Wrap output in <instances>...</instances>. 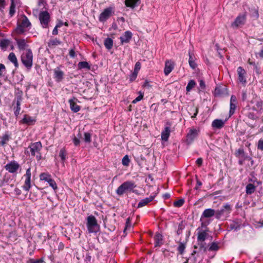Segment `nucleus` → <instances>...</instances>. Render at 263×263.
Returning <instances> with one entry per match:
<instances>
[{
	"label": "nucleus",
	"mask_w": 263,
	"mask_h": 263,
	"mask_svg": "<svg viewBox=\"0 0 263 263\" xmlns=\"http://www.w3.org/2000/svg\"><path fill=\"white\" fill-rule=\"evenodd\" d=\"M14 13H15V6H14L13 2H12L11 3L10 8L9 14L11 16H12L14 15Z\"/></svg>",
	"instance_id": "obj_48"
},
{
	"label": "nucleus",
	"mask_w": 263,
	"mask_h": 263,
	"mask_svg": "<svg viewBox=\"0 0 263 263\" xmlns=\"http://www.w3.org/2000/svg\"><path fill=\"white\" fill-rule=\"evenodd\" d=\"M170 128L169 127H165L164 130L161 133V139L162 140L167 141L168 137L170 135Z\"/></svg>",
	"instance_id": "obj_22"
},
{
	"label": "nucleus",
	"mask_w": 263,
	"mask_h": 263,
	"mask_svg": "<svg viewBox=\"0 0 263 263\" xmlns=\"http://www.w3.org/2000/svg\"><path fill=\"white\" fill-rule=\"evenodd\" d=\"M140 0H125V5L126 7L134 9L137 5V3L140 2Z\"/></svg>",
	"instance_id": "obj_26"
},
{
	"label": "nucleus",
	"mask_w": 263,
	"mask_h": 263,
	"mask_svg": "<svg viewBox=\"0 0 263 263\" xmlns=\"http://www.w3.org/2000/svg\"><path fill=\"white\" fill-rule=\"evenodd\" d=\"M35 121L36 120L34 118L27 115H24V118L22 121L23 123L26 124L27 125H32L34 124Z\"/></svg>",
	"instance_id": "obj_21"
},
{
	"label": "nucleus",
	"mask_w": 263,
	"mask_h": 263,
	"mask_svg": "<svg viewBox=\"0 0 263 263\" xmlns=\"http://www.w3.org/2000/svg\"><path fill=\"white\" fill-rule=\"evenodd\" d=\"M246 15H241L236 17L235 21L232 24L233 28H238L245 24L246 22Z\"/></svg>",
	"instance_id": "obj_10"
},
{
	"label": "nucleus",
	"mask_w": 263,
	"mask_h": 263,
	"mask_svg": "<svg viewBox=\"0 0 263 263\" xmlns=\"http://www.w3.org/2000/svg\"><path fill=\"white\" fill-rule=\"evenodd\" d=\"M61 42L57 39H53L49 40L48 43V46L52 47L61 44Z\"/></svg>",
	"instance_id": "obj_31"
},
{
	"label": "nucleus",
	"mask_w": 263,
	"mask_h": 263,
	"mask_svg": "<svg viewBox=\"0 0 263 263\" xmlns=\"http://www.w3.org/2000/svg\"><path fill=\"white\" fill-rule=\"evenodd\" d=\"M6 3L5 0H0V10L5 7Z\"/></svg>",
	"instance_id": "obj_59"
},
{
	"label": "nucleus",
	"mask_w": 263,
	"mask_h": 263,
	"mask_svg": "<svg viewBox=\"0 0 263 263\" xmlns=\"http://www.w3.org/2000/svg\"><path fill=\"white\" fill-rule=\"evenodd\" d=\"M155 197V195H151L148 197L141 199L138 204V208H141L146 205L149 202L152 201Z\"/></svg>",
	"instance_id": "obj_14"
},
{
	"label": "nucleus",
	"mask_w": 263,
	"mask_h": 263,
	"mask_svg": "<svg viewBox=\"0 0 263 263\" xmlns=\"http://www.w3.org/2000/svg\"><path fill=\"white\" fill-rule=\"evenodd\" d=\"M193 110L195 111V113L194 114V115L193 116H192V118H195L198 112V110L197 107H194Z\"/></svg>",
	"instance_id": "obj_61"
},
{
	"label": "nucleus",
	"mask_w": 263,
	"mask_h": 263,
	"mask_svg": "<svg viewBox=\"0 0 263 263\" xmlns=\"http://www.w3.org/2000/svg\"><path fill=\"white\" fill-rule=\"evenodd\" d=\"M197 230H199L197 240L199 242H203L207 238L208 233L205 230L201 231L199 228Z\"/></svg>",
	"instance_id": "obj_20"
},
{
	"label": "nucleus",
	"mask_w": 263,
	"mask_h": 263,
	"mask_svg": "<svg viewBox=\"0 0 263 263\" xmlns=\"http://www.w3.org/2000/svg\"><path fill=\"white\" fill-rule=\"evenodd\" d=\"M8 59L10 61H11L12 63L14 64V66L16 67H17L18 66V63L17 62V58L15 55V54L13 52H11L9 56H8Z\"/></svg>",
	"instance_id": "obj_27"
},
{
	"label": "nucleus",
	"mask_w": 263,
	"mask_h": 263,
	"mask_svg": "<svg viewBox=\"0 0 263 263\" xmlns=\"http://www.w3.org/2000/svg\"><path fill=\"white\" fill-rule=\"evenodd\" d=\"M130 218H128L127 219H126V227L124 229V232L125 231V230L127 229V227H130Z\"/></svg>",
	"instance_id": "obj_60"
},
{
	"label": "nucleus",
	"mask_w": 263,
	"mask_h": 263,
	"mask_svg": "<svg viewBox=\"0 0 263 263\" xmlns=\"http://www.w3.org/2000/svg\"><path fill=\"white\" fill-rule=\"evenodd\" d=\"M257 147L258 149L263 151V140H259L258 141Z\"/></svg>",
	"instance_id": "obj_52"
},
{
	"label": "nucleus",
	"mask_w": 263,
	"mask_h": 263,
	"mask_svg": "<svg viewBox=\"0 0 263 263\" xmlns=\"http://www.w3.org/2000/svg\"><path fill=\"white\" fill-rule=\"evenodd\" d=\"M20 166L19 164L17 162L13 161L7 164L5 167L9 172L14 173L18 170Z\"/></svg>",
	"instance_id": "obj_8"
},
{
	"label": "nucleus",
	"mask_w": 263,
	"mask_h": 263,
	"mask_svg": "<svg viewBox=\"0 0 263 263\" xmlns=\"http://www.w3.org/2000/svg\"><path fill=\"white\" fill-rule=\"evenodd\" d=\"M215 216V211L212 209H206L203 212L201 219L203 218H211L213 216Z\"/></svg>",
	"instance_id": "obj_17"
},
{
	"label": "nucleus",
	"mask_w": 263,
	"mask_h": 263,
	"mask_svg": "<svg viewBox=\"0 0 263 263\" xmlns=\"http://www.w3.org/2000/svg\"><path fill=\"white\" fill-rule=\"evenodd\" d=\"M20 25L27 28L29 27L31 25V24L29 21L28 19L27 18V17L25 16H24L22 17L21 19V23Z\"/></svg>",
	"instance_id": "obj_35"
},
{
	"label": "nucleus",
	"mask_w": 263,
	"mask_h": 263,
	"mask_svg": "<svg viewBox=\"0 0 263 263\" xmlns=\"http://www.w3.org/2000/svg\"><path fill=\"white\" fill-rule=\"evenodd\" d=\"M73 142L74 143V144L76 146H78L80 144V140H79V139L78 138L76 137L73 139Z\"/></svg>",
	"instance_id": "obj_58"
},
{
	"label": "nucleus",
	"mask_w": 263,
	"mask_h": 263,
	"mask_svg": "<svg viewBox=\"0 0 263 263\" xmlns=\"http://www.w3.org/2000/svg\"><path fill=\"white\" fill-rule=\"evenodd\" d=\"M43 261L41 259H30V263H43Z\"/></svg>",
	"instance_id": "obj_56"
},
{
	"label": "nucleus",
	"mask_w": 263,
	"mask_h": 263,
	"mask_svg": "<svg viewBox=\"0 0 263 263\" xmlns=\"http://www.w3.org/2000/svg\"><path fill=\"white\" fill-rule=\"evenodd\" d=\"M42 146L40 142L34 143L30 146V149L31 153L32 155H36L37 157H40V156H38L40 154V152L42 149Z\"/></svg>",
	"instance_id": "obj_7"
},
{
	"label": "nucleus",
	"mask_w": 263,
	"mask_h": 263,
	"mask_svg": "<svg viewBox=\"0 0 263 263\" xmlns=\"http://www.w3.org/2000/svg\"><path fill=\"white\" fill-rule=\"evenodd\" d=\"M40 23L44 28H47L50 21V15L47 11H42L39 14Z\"/></svg>",
	"instance_id": "obj_5"
},
{
	"label": "nucleus",
	"mask_w": 263,
	"mask_h": 263,
	"mask_svg": "<svg viewBox=\"0 0 263 263\" xmlns=\"http://www.w3.org/2000/svg\"><path fill=\"white\" fill-rule=\"evenodd\" d=\"M237 104V99L236 97L232 95L231 97L230 100V116L233 115L236 109Z\"/></svg>",
	"instance_id": "obj_15"
},
{
	"label": "nucleus",
	"mask_w": 263,
	"mask_h": 263,
	"mask_svg": "<svg viewBox=\"0 0 263 263\" xmlns=\"http://www.w3.org/2000/svg\"><path fill=\"white\" fill-rule=\"evenodd\" d=\"M237 73L238 74V80L241 83H246V79L245 78V75L246 74V72L243 68L241 67H239L237 68Z\"/></svg>",
	"instance_id": "obj_12"
},
{
	"label": "nucleus",
	"mask_w": 263,
	"mask_h": 263,
	"mask_svg": "<svg viewBox=\"0 0 263 263\" xmlns=\"http://www.w3.org/2000/svg\"><path fill=\"white\" fill-rule=\"evenodd\" d=\"M54 77L57 81H61L63 77V72L60 68H57L54 70Z\"/></svg>",
	"instance_id": "obj_24"
},
{
	"label": "nucleus",
	"mask_w": 263,
	"mask_h": 263,
	"mask_svg": "<svg viewBox=\"0 0 263 263\" xmlns=\"http://www.w3.org/2000/svg\"><path fill=\"white\" fill-rule=\"evenodd\" d=\"M143 97V95L142 93H141L138 97H137L135 99H134L132 103L134 104L136 103L137 102L141 100L142 99Z\"/></svg>",
	"instance_id": "obj_50"
},
{
	"label": "nucleus",
	"mask_w": 263,
	"mask_h": 263,
	"mask_svg": "<svg viewBox=\"0 0 263 263\" xmlns=\"http://www.w3.org/2000/svg\"><path fill=\"white\" fill-rule=\"evenodd\" d=\"M49 185L53 188L54 190L57 189V185L56 182H48Z\"/></svg>",
	"instance_id": "obj_55"
},
{
	"label": "nucleus",
	"mask_w": 263,
	"mask_h": 263,
	"mask_svg": "<svg viewBox=\"0 0 263 263\" xmlns=\"http://www.w3.org/2000/svg\"><path fill=\"white\" fill-rule=\"evenodd\" d=\"M214 93L216 96H221L227 94V88L225 86L216 87L215 89Z\"/></svg>",
	"instance_id": "obj_16"
},
{
	"label": "nucleus",
	"mask_w": 263,
	"mask_h": 263,
	"mask_svg": "<svg viewBox=\"0 0 263 263\" xmlns=\"http://www.w3.org/2000/svg\"><path fill=\"white\" fill-rule=\"evenodd\" d=\"M104 45L108 49H110L113 45V41L110 38H107L104 41Z\"/></svg>",
	"instance_id": "obj_34"
},
{
	"label": "nucleus",
	"mask_w": 263,
	"mask_h": 263,
	"mask_svg": "<svg viewBox=\"0 0 263 263\" xmlns=\"http://www.w3.org/2000/svg\"><path fill=\"white\" fill-rule=\"evenodd\" d=\"M5 70V66L3 64H0V77L3 76V72Z\"/></svg>",
	"instance_id": "obj_53"
},
{
	"label": "nucleus",
	"mask_w": 263,
	"mask_h": 263,
	"mask_svg": "<svg viewBox=\"0 0 263 263\" xmlns=\"http://www.w3.org/2000/svg\"><path fill=\"white\" fill-rule=\"evenodd\" d=\"M62 24H57L56 25V26L54 27V28L53 29V31H52V34L53 35H56L58 34V28L60 27L61 26H62Z\"/></svg>",
	"instance_id": "obj_51"
},
{
	"label": "nucleus",
	"mask_w": 263,
	"mask_h": 263,
	"mask_svg": "<svg viewBox=\"0 0 263 263\" xmlns=\"http://www.w3.org/2000/svg\"><path fill=\"white\" fill-rule=\"evenodd\" d=\"M184 202V200L183 199H181L179 200H178L177 201H175L174 202V205L176 207H180L181 206Z\"/></svg>",
	"instance_id": "obj_43"
},
{
	"label": "nucleus",
	"mask_w": 263,
	"mask_h": 263,
	"mask_svg": "<svg viewBox=\"0 0 263 263\" xmlns=\"http://www.w3.org/2000/svg\"><path fill=\"white\" fill-rule=\"evenodd\" d=\"M231 210V205L227 203L221 209L215 211V218L219 219L222 216L227 217L230 213Z\"/></svg>",
	"instance_id": "obj_3"
},
{
	"label": "nucleus",
	"mask_w": 263,
	"mask_h": 263,
	"mask_svg": "<svg viewBox=\"0 0 263 263\" xmlns=\"http://www.w3.org/2000/svg\"><path fill=\"white\" fill-rule=\"evenodd\" d=\"M24 28L25 27L21 25H18L15 29L16 33L18 34L23 33L25 31Z\"/></svg>",
	"instance_id": "obj_45"
},
{
	"label": "nucleus",
	"mask_w": 263,
	"mask_h": 263,
	"mask_svg": "<svg viewBox=\"0 0 263 263\" xmlns=\"http://www.w3.org/2000/svg\"><path fill=\"white\" fill-rule=\"evenodd\" d=\"M18 47L20 50H25L26 46V42L24 39H18L16 40Z\"/></svg>",
	"instance_id": "obj_32"
},
{
	"label": "nucleus",
	"mask_w": 263,
	"mask_h": 263,
	"mask_svg": "<svg viewBox=\"0 0 263 263\" xmlns=\"http://www.w3.org/2000/svg\"><path fill=\"white\" fill-rule=\"evenodd\" d=\"M77 100L76 98H73L69 100L70 109L74 112H77L80 110V107L77 104Z\"/></svg>",
	"instance_id": "obj_19"
},
{
	"label": "nucleus",
	"mask_w": 263,
	"mask_h": 263,
	"mask_svg": "<svg viewBox=\"0 0 263 263\" xmlns=\"http://www.w3.org/2000/svg\"><path fill=\"white\" fill-rule=\"evenodd\" d=\"M198 131L196 129H190L189 133L187 135V141L188 142H192L197 136Z\"/></svg>",
	"instance_id": "obj_18"
},
{
	"label": "nucleus",
	"mask_w": 263,
	"mask_h": 263,
	"mask_svg": "<svg viewBox=\"0 0 263 263\" xmlns=\"http://www.w3.org/2000/svg\"><path fill=\"white\" fill-rule=\"evenodd\" d=\"M40 177L41 181H53L51 175L46 173H42Z\"/></svg>",
	"instance_id": "obj_28"
},
{
	"label": "nucleus",
	"mask_w": 263,
	"mask_h": 263,
	"mask_svg": "<svg viewBox=\"0 0 263 263\" xmlns=\"http://www.w3.org/2000/svg\"><path fill=\"white\" fill-rule=\"evenodd\" d=\"M140 69V63L137 62L135 64L134 72H137Z\"/></svg>",
	"instance_id": "obj_57"
},
{
	"label": "nucleus",
	"mask_w": 263,
	"mask_h": 263,
	"mask_svg": "<svg viewBox=\"0 0 263 263\" xmlns=\"http://www.w3.org/2000/svg\"><path fill=\"white\" fill-rule=\"evenodd\" d=\"M189 54H190V58H189V63L190 66L192 69H194L196 68L197 65H196V63L195 62V61H194L192 55L190 53Z\"/></svg>",
	"instance_id": "obj_39"
},
{
	"label": "nucleus",
	"mask_w": 263,
	"mask_h": 263,
	"mask_svg": "<svg viewBox=\"0 0 263 263\" xmlns=\"http://www.w3.org/2000/svg\"><path fill=\"white\" fill-rule=\"evenodd\" d=\"M196 82L194 80H190L186 87V90L187 91H190L195 86H196Z\"/></svg>",
	"instance_id": "obj_37"
},
{
	"label": "nucleus",
	"mask_w": 263,
	"mask_h": 263,
	"mask_svg": "<svg viewBox=\"0 0 263 263\" xmlns=\"http://www.w3.org/2000/svg\"><path fill=\"white\" fill-rule=\"evenodd\" d=\"M255 186L251 183H249L246 186V192L247 194H251L254 192Z\"/></svg>",
	"instance_id": "obj_33"
},
{
	"label": "nucleus",
	"mask_w": 263,
	"mask_h": 263,
	"mask_svg": "<svg viewBox=\"0 0 263 263\" xmlns=\"http://www.w3.org/2000/svg\"><path fill=\"white\" fill-rule=\"evenodd\" d=\"M202 162H203L202 159L201 158H198L196 160V163L199 166H201L202 165Z\"/></svg>",
	"instance_id": "obj_62"
},
{
	"label": "nucleus",
	"mask_w": 263,
	"mask_h": 263,
	"mask_svg": "<svg viewBox=\"0 0 263 263\" xmlns=\"http://www.w3.org/2000/svg\"><path fill=\"white\" fill-rule=\"evenodd\" d=\"M21 61L28 69H30L33 64V54L29 49L24 50L21 55Z\"/></svg>",
	"instance_id": "obj_2"
},
{
	"label": "nucleus",
	"mask_w": 263,
	"mask_h": 263,
	"mask_svg": "<svg viewBox=\"0 0 263 263\" xmlns=\"http://www.w3.org/2000/svg\"><path fill=\"white\" fill-rule=\"evenodd\" d=\"M219 249V247L217 245V243H216V242H212L209 248V251H217Z\"/></svg>",
	"instance_id": "obj_42"
},
{
	"label": "nucleus",
	"mask_w": 263,
	"mask_h": 263,
	"mask_svg": "<svg viewBox=\"0 0 263 263\" xmlns=\"http://www.w3.org/2000/svg\"><path fill=\"white\" fill-rule=\"evenodd\" d=\"M9 42L8 40H2L0 42V46L2 48H6L9 45Z\"/></svg>",
	"instance_id": "obj_44"
},
{
	"label": "nucleus",
	"mask_w": 263,
	"mask_h": 263,
	"mask_svg": "<svg viewBox=\"0 0 263 263\" xmlns=\"http://www.w3.org/2000/svg\"><path fill=\"white\" fill-rule=\"evenodd\" d=\"M137 72H134L130 77V81L131 82L134 81L136 79V78H137Z\"/></svg>",
	"instance_id": "obj_54"
},
{
	"label": "nucleus",
	"mask_w": 263,
	"mask_h": 263,
	"mask_svg": "<svg viewBox=\"0 0 263 263\" xmlns=\"http://www.w3.org/2000/svg\"><path fill=\"white\" fill-rule=\"evenodd\" d=\"M174 68V63L171 61L167 60L165 62L164 72L165 76L168 75Z\"/></svg>",
	"instance_id": "obj_11"
},
{
	"label": "nucleus",
	"mask_w": 263,
	"mask_h": 263,
	"mask_svg": "<svg viewBox=\"0 0 263 263\" xmlns=\"http://www.w3.org/2000/svg\"><path fill=\"white\" fill-rule=\"evenodd\" d=\"M84 141L87 143H90L91 142V134L90 133H85Z\"/></svg>",
	"instance_id": "obj_47"
},
{
	"label": "nucleus",
	"mask_w": 263,
	"mask_h": 263,
	"mask_svg": "<svg viewBox=\"0 0 263 263\" xmlns=\"http://www.w3.org/2000/svg\"><path fill=\"white\" fill-rule=\"evenodd\" d=\"M236 156L239 158V163L241 165L243 164L244 161H250L251 159L250 157L245 156L244 151L242 148H239L237 151L236 153Z\"/></svg>",
	"instance_id": "obj_9"
},
{
	"label": "nucleus",
	"mask_w": 263,
	"mask_h": 263,
	"mask_svg": "<svg viewBox=\"0 0 263 263\" xmlns=\"http://www.w3.org/2000/svg\"><path fill=\"white\" fill-rule=\"evenodd\" d=\"M67 153L65 148H62L59 152V157L61 158L62 163H64L66 160Z\"/></svg>",
	"instance_id": "obj_29"
},
{
	"label": "nucleus",
	"mask_w": 263,
	"mask_h": 263,
	"mask_svg": "<svg viewBox=\"0 0 263 263\" xmlns=\"http://www.w3.org/2000/svg\"><path fill=\"white\" fill-rule=\"evenodd\" d=\"M185 247H186L185 243L181 242L179 243V246L177 248V250L180 254L182 255L183 254Z\"/></svg>",
	"instance_id": "obj_38"
},
{
	"label": "nucleus",
	"mask_w": 263,
	"mask_h": 263,
	"mask_svg": "<svg viewBox=\"0 0 263 263\" xmlns=\"http://www.w3.org/2000/svg\"><path fill=\"white\" fill-rule=\"evenodd\" d=\"M129 159L127 155L125 156L122 159V164L124 166H128L129 163Z\"/></svg>",
	"instance_id": "obj_46"
},
{
	"label": "nucleus",
	"mask_w": 263,
	"mask_h": 263,
	"mask_svg": "<svg viewBox=\"0 0 263 263\" xmlns=\"http://www.w3.org/2000/svg\"><path fill=\"white\" fill-rule=\"evenodd\" d=\"M25 181H30L31 179V172L30 168H28L26 171V174L24 175L23 178Z\"/></svg>",
	"instance_id": "obj_41"
},
{
	"label": "nucleus",
	"mask_w": 263,
	"mask_h": 263,
	"mask_svg": "<svg viewBox=\"0 0 263 263\" xmlns=\"http://www.w3.org/2000/svg\"><path fill=\"white\" fill-rule=\"evenodd\" d=\"M86 227L89 233H97L100 231V226L96 218L92 215L86 218Z\"/></svg>",
	"instance_id": "obj_1"
},
{
	"label": "nucleus",
	"mask_w": 263,
	"mask_h": 263,
	"mask_svg": "<svg viewBox=\"0 0 263 263\" xmlns=\"http://www.w3.org/2000/svg\"><path fill=\"white\" fill-rule=\"evenodd\" d=\"M1 141H0V145L4 146L9 141L10 139V136L8 134H6L3 135L1 138Z\"/></svg>",
	"instance_id": "obj_30"
},
{
	"label": "nucleus",
	"mask_w": 263,
	"mask_h": 263,
	"mask_svg": "<svg viewBox=\"0 0 263 263\" xmlns=\"http://www.w3.org/2000/svg\"><path fill=\"white\" fill-rule=\"evenodd\" d=\"M78 67L80 69L86 68L87 69H90V66L88 63L85 61L80 62L78 64Z\"/></svg>",
	"instance_id": "obj_36"
},
{
	"label": "nucleus",
	"mask_w": 263,
	"mask_h": 263,
	"mask_svg": "<svg viewBox=\"0 0 263 263\" xmlns=\"http://www.w3.org/2000/svg\"><path fill=\"white\" fill-rule=\"evenodd\" d=\"M163 244V237L160 233H157L155 236V247H160Z\"/></svg>",
	"instance_id": "obj_23"
},
{
	"label": "nucleus",
	"mask_w": 263,
	"mask_h": 263,
	"mask_svg": "<svg viewBox=\"0 0 263 263\" xmlns=\"http://www.w3.org/2000/svg\"><path fill=\"white\" fill-rule=\"evenodd\" d=\"M114 13V10L112 7H108L104 10L99 16V21L101 22L106 21Z\"/></svg>",
	"instance_id": "obj_6"
},
{
	"label": "nucleus",
	"mask_w": 263,
	"mask_h": 263,
	"mask_svg": "<svg viewBox=\"0 0 263 263\" xmlns=\"http://www.w3.org/2000/svg\"><path fill=\"white\" fill-rule=\"evenodd\" d=\"M132 35L133 34L130 31H125L124 33L120 37L121 43L123 44L124 43H128L132 39Z\"/></svg>",
	"instance_id": "obj_13"
},
{
	"label": "nucleus",
	"mask_w": 263,
	"mask_h": 263,
	"mask_svg": "<svg viewBox=\"0 0 263 263\" xmlns=\"http://www.w3.org/2000/svg\"><path fill=\"white\" fill-rule=\"evenodd\" d=\"M20 99L16 101V106L14 108V114L17 116L20 114L21 107H20Z\"/></svg>",
	"instance_id": "obj_40"
},
{
	"label": "nucleus",
	"mask_w": 263,
	"mask_h": 263,
	"mask_svg": "<svg viewBox=\"0 0 263 263\" xmlns=\"http://www.w3.org/2000/svg\"><path fill=\"white\" fill-rule=\"evenodd\" d=\"M30 187V182H25V184L22 186L23 189L26 191H28Z\"/></svg>",
	"instance_id": "obj_49"
},
{
	"label": "nucleus",
	"mask_w": 263,
	"mask_h": 263,
	"mask_svg": "<svg viewBox=\"0 0 263 263\" xmlns=\"http://www.w3.org/2000/svg\"><path fill=\"white\" fill-rule=\"evenodd\" d=\"M224 124V121L220 119L214 120L212 124L213 127L216 128H221Z\"/></svg>",
	"instance_id": "obj_25"
},
{
	"label": "nucleus",
	"mask_w": 263,
	"mask_h": 263,
	"mask_svg": "<svg viewBox=\"0 0 263 263\" xmlns=\"http://www.w3.org/2000/svg\"><path fill=\"white\" fill-rule=\"evenodd\" d=\"M69 54L70 57L74 58L75 57V52L74 50L73 49H71L69 51Z\"/></svg>",
	"instance_id": "obj_64"
},
{
	"label": "nucleus",
	"mask_w": 263,
	"mask_h": 263,
	"mask_svg": "<svg viewBox=\"0 0 263 263\" xmlns=\"http://www.w3.org/2000/svg\"><path fill=\"white\" fill-rule=\"evenodd\" d=\"M248 116L250 119L253 120H255L256 119V117L253 113H249Z\"/></svg>",
	"instance_id": "obj_63"
},
{
	"label": "nucleus",
	"mask_w": 263,
	"mask_h": 263,
	"mask_svg": "<svg viewBox=\"0 0 263 263\" xmlns=\"http://www.w3.org/2000/svg\"><path fill=\"white\" fill-rule=\"evenodd\" d=\"M135 185L132 182H124L117 190L116 193L119 195H123L126 192L132 190Z\"/></svg>",
	"instance_id": "obj_4"
}]
</instances>
